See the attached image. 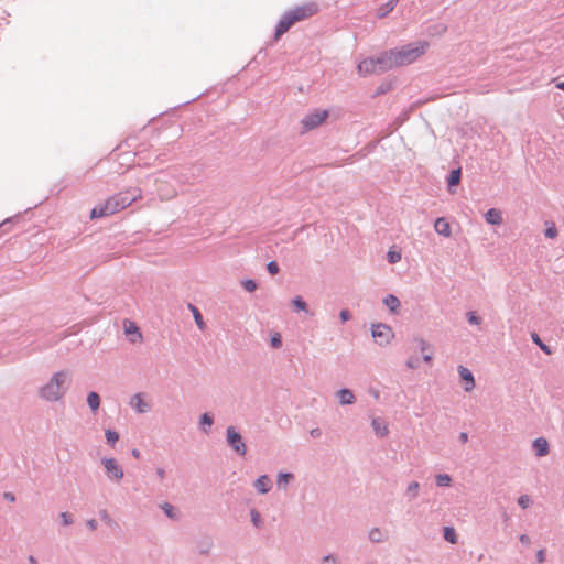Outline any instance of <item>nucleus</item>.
Segmentation results:
<instances>
[{
  "label": "nucleus",
  "instance_id": "obj_1",
  "mask_svg": "<svg viewBox=\"0 0 564 564\" xmlns=\"http://www.w3.org/2000/svg\"><path fill=\"white\" fill-rule=\"evenodd\" d=\"M317 12V6L315 3H308L296 7L290 11H286L280 19L275 32L274 39L279 40L284 33H286L291 26L300 21H303Z\"/></svg>",
  "mask_w": 564,
  "mask_h": 564
},
{
  "label": "nucleus",
  "instance_id": "obj_2",
  "mask_svg": "<svg viewBox=\"0 0 564 564\" xmlns=\"http://www.w3.org/2000/svg\"><path fill=\"white\" fill-rule=\"evenodd\" d=\"M69 387L67 371H58L53 375L51 380L40 389V397L46 401H58Z\"/></svg>",
  "mask_w": 564,
  "mask_h": 564
},
{
  "label": "nucleus",
  "instance_id": "obj_3",
  "mask_svg": "<svg viewBox=\"0 0 564 564\" xmlns=\"http://www.w3.org/2000/svg\"><path fill=\"white\" fill-rule=\"evenodd\" d=\"M426 43L417 42L412 44H406L398 48H392L393 52V63L395 67L409 65L415 62L421 55L425 52Z\"/></svg>",
  "mask_w": 564,
  "mask_h": 564
},
{
  "label": "nucleus",
  "instance_id": "obj_4",
  "mask_svg": "<svg viewBox=\"0 0 564 564\" xmlns=\"http://www.w3.org/2000/svg\"><path fill=\"white\" fill-rule=\"evenodd\" d=\"M226 443L238 456H245L247 454V445L243 437L232 425L226 429Z\"/></svg>",
  "mask_w": 564,
  "mask_h": 564
},
{
  "label": "nucleus",
  "instance_id": "obj_5",
  "mask_svg": "<svg viewBox=\"0 0 564 564\" xmlns=\"http://www.w3.org/2000/svg\"><path fill=\"white\" fill-rule=\"evenodd\" d=\"M122 210V208L119 205V200L116 196V194L111 197H109L105 204L95 206L90 212V218H100L106 217L109 215H113L118 212Z\"/></svg>",
  "mask_w": 564,
  "mask_h": 564
},
{
  "label": "nucleus",
  "instance_id": "obj_6",
  "mask_svg": "<svg viewBox=\"0 0 564 564\" xmlns=\"http://www.w3.org/2000/svg\"><path fill=\"white\" fill-rule=\"evenodd\" d=\"M371 335L375 341L380 346L388 345L394 337L392 328L383 323L373 324L371 327Z\"/></svg>",
  "mask_w": 564,
  "mask_h": 564
},
{
  "label": "nucleus",
  "instance_id": "obj_7",
  "mask_svg": "<svg viewBox=\"0 0 564 564\" xmlns=\"http://www.w3.org/2000/svg\"><path fill=\"white\" fill-rule=\"evenodd\" d=\"M327 117H328L327 110H322V111L315 110L311 113H307L301 120L303 131L305 132V131H310V130L317 128L322 122H324V120H326Z\"/></svg>",
  "mask_w": 564,
  "mask_h": 564
},
{
  "label": "nucleus",
  "instance_id": "obj_8",
  "mask_svg": "<svg viewBox=\"0 0 564 564\" xmlns=\"http://www.w3.org/2000/svg\"><path fill=\"white\" fill-rule=\"evenodd\" d=\"M392 56L393 52L390 50L383 51L377 56H372L378 74L386 73L395 67Z\"/></svg>",
  "mask_w": 564,
  "mask_h": 564
},
{
  "label": "nucleus",
  "instance_id": "obj_9",
  "mask_svg": "<svg viewBox=\"0 0 564 564\" xmlns=\"http://www.w3.org/2000/svg\"><path fill=\"white\" fill-rule=\"evenodd\" d=\"M101 464L104 465L107 477L112 481H120L123 478V469L115 458H102Z\"/></svg>",
  "mask_w": 564,
  "mask_h": 564
},
{
  "label": "nucleus",
  "instance_id": "obj_10",
  "mask_svg": "<svg viewBox=\"0 0 564 564\" xmlns=\"http://www.w3.org/2000/svg\"><path fill=\"white\" fill-rule=\"evenodd\" d=\"M142 191L139 187H131L127 189L126 192H120L116 194L119 205L122 209L130 206L133 202H135L138 198H141Z\"/></svg>",
  "mask_w": 564,
  "mask_h": 564
},
{
  "label": "nucleus",
  "instance_id": "obj_11",
  "mask_svg": "<svg viewBox=\"0 0 564 564\" xmlns=\"http://www.w3.org/2000/svg\"><path fill=\"white\" fill-rule=\"evenodd\" d=\"M457 370H458L462 381L465 384L464 386L465 391L466 392L471 391L475 388V379H474L473 372L464 366H458Z\"/></svg>",
  "mask_w": 564,
  "mask_h": 564
},
{
  "label": "nucleus",
  "instance_id": "obj_12",
  "mask_svg": "<svg viewBox=\"0 0 564 564\" xmlns=\"http://www.w3.org/2000/svg\"><path fill=\"white\" fill-rule=\"evenodd\" d=\"M357 69H358V73L364 76L378 74L372 56L362 59L358 64Z\"/></svg>",
  "mask_w": 564,
  "mask_h": 564
},
{
  "label": "nucleus",
  "instance_id": "obj_13",
  "mask_svg": "<svg viewBox=\"0 0 564 564\" xmlns=\"http://www.w3.org/2000/svg\"><path fill=\"white\" fill-rule=\"evenodd\" d=\"M338 401L341 405H351L356 402L354 392L348 388H341L336 392Z\"/></svg>",
  "mask_w": 564,
  "mask_h": 564
},
{
  "label": "nucleus",
  "instance_id": "obj_14",
  "mask_svg": "<svg viewBox=\"0 0 564 564\" xmlns=\"http://www.w3.org/2000/svg\"><path fill=\"white\" fill-rule=\"evenodd\" d=\"M532 448L538 457H543L549 454V443L544 437H538L532 443Z\"/></svg>",
  "mask_w": 564,
  "mask_h": 564
},
{
  "label": "nucleus",
  "instance_id": "obj_15",
  "mask_svg": "<svg viewBox=\"0 0 564 564\" xmlns=\"http://www.w3.org/2000/svg\"><path fill=\"white\" fill-rule=\"evenodd\" d=\"M253 487L259 494L265 495L271 490V479L268 475H261L254 480Z\"/></svg>",
  "mask_w": 564,
  "mask_h": 564
},
{
  "label": "nucleus",
  "instance_id": "obj_16",
  "mask_svg": "<svg viewBox=\"0 0 564 564\" xmlns=\"http://www.w3.org/2000/svg\"><path fill=\"white\" fill-rule=\"evenodd\" d=\"M434 229L438 235L446 238L452 234L449 223L444 217L436 218L434 221Z\"/></svg>",
  "mask_w": 564,
  "mask_h": 564
},
{
  "label": "nucleus",
  "instance_id": "obj_17",
  "mask_svg": "<svg viewBox=\"0 0 564 564\" xmlns=\"http://www.w3.org/2000/svg\"><path fill=\"white\" fill-rule=\"evenodd\" d=\"M371 426L379 437H384L389 433L387 423L380 417H373L371 421Z\"/></svg>",
  "mask_w": 564,
  "mask_h": 564
},
{
  "label": "nucleus",
  "instance_id": "obj_18",
  "mask_svg": "<svg viewBox=\"0 0 564 564\" xmlns=\"http://www.w3.org/2000/svg\"><path fill=\"white\" fill-rule=\"evenodd\" d=\"M485 220L490 225L502 224V214L499 209L490 208L485 213Z\"/></svg>",
  "mask_w": 564,
  "mask_h": 564
},
{
  "label": "nucleus",
  "instance_id": "obj_19",
  "mask_svg": "<svg viewBox=\"0 0 564 564\" xmlns=\"http://www.w3.org/2000/svg\"><path fill=\"white\" fill-rule=\"evenodd\" d=\"M130 405L134 408L138 413H145L150 410L149 404L143 401L141 393H137L132 397Z\"/></svg>",
  "mask_w": 564,
  "mask_h": 564
},
{
  "label": "nucleus",
  "instance_id": "obj_20",
  "mask_svg": "<svg viewBox=\"0 0 564 564\" xmlns=\"http://www.w3.org/2000/svg\"><path fill=\"white\" fill-rule=\"evenodd\" d=\"M383 304L389 308V311L392 314H398L399 308L401 306L400 300L393 294H388L387 296H384Z\"/></svg>",
  "mask_w": 564,
  "mask_h": 564
},
{
  "label": "nucleus",
  "instance_id": "obj_21",
  "mask_svg": "<svg viewBox=\"0 0 564 564\" xmlns=\"http://www.w3.org/2000/svg\"><path fill=\"white\" fill-rule=\"evenodd\" d=\"M214 424V415L205 412L199 416V425L205 434H209L210 429Z\"/></svg>",
  "mask_w": 564,
  "mask_h": 564
},
{
  "label": "nucleus",
  "instance_id": "obj_22",
  "mask_svg": "<svg viewBox=\"0 0 564 564\" xmlns=\"http://www.w3.org/2000/svg\"><path fill=\"white\" fill-rule=\"evenodd\" d=\"M400 0H389L388 2L381 4L378 9V18L379 19H383L386 18L390 12H392L394 10V8L397 7V4L399 3Z\"/></svg>",
  "mask_w": 564,
  "mask_h": 564
},
{
  "label": "nucleus",
  "instance_id": "obj_23",
  "mask_svg": "<svg viewBox=\"0 0 564 564\" xmlns=\"http://www.w3.org/2000/svg\"><path fill=\"white\" fill-rule=\"evenodd\" d=\"M368 536L372 543H382L388 540V533L383 532L380 528H372Z\"/></svg>",
  "mask_w": 564,
  "mask_h": 564
},
{
  "label": "nucleus",
  "instance_id": "obj_24",
  "mask_svg": "<svg viewBox=\"0 0 564 564\" xmlns=\"http://www.w3.org/2000/svg\"><path fill=\"white\" fill-rule=\"evenodd\" d=\"M462 180V169H453L447 176V186L451 189L454 186H457Z\"/></svg>",
  "mask_w": 564,
  "mask_h": 564
},
{
  "label": "nucleus",
  "instance_id": "obj_25",
  "mask_svg": "<svg viewBox=\"0 0 564 564\" xmlns=\"http://www.w3.org/2000/svg\"><path fill=\"white\" fill-rule=\"evenodd\" d=\"M87 404L93 412H96L100 406V397L97 392L91 391L87 394Z\"/></svg>",
  "mask_w": 564,
  "mask_h": 564
},
{
  "label": "nucleus",
  "instance_id": "obj_26",
  "mask_svg": "<svg viewBox=\"0 0 564 564\" xmlns=\"http://www.w3.org/2000/svg\"><path fill=\"white\" fill-rule=\"evenodd\" d=\"M292 304L295 308V311H302L308 315H313V312L310 311L307 303L304 301V299L300 295L295 296L292 300Z\"/></svg>",
  "mask_w": 564,
  "mask_h": 564
},
{
  "label": "nucleus",
  "instance_id": "obj_27",
  "mask_svg": "<svg viewBox=\"0 0 564 564\" xmlns=\"http://www.w3.org/2000/svg\"><path fill=\"white\" fill-rule=\"evenodd\" d=\"M196 547L199 554L207 555L213 547V541L209 538L203 539L197 542Z\"/></svg>",
  "mask_w": 564,
  "mask_h": 564
},
{
  "label": "nucleus",
  "instance_id": "obj_28",
  "mask_svg": "<svg viewBox=\"0 0 564 564\" xmlns=\"http://www.w3.org/2000/svg\"><path fill=\"white\" fill-rule=\"evenodd\" d=\"M161 509L169 519L178 520V513L173 505L164 502L161 505Z\"/></svg>",
  "mask_w": 564,
  "mask_h": 564
},
{
  "label": "nucleus",
  "instance_id": "obj_29",
  "mask_svg": "<svg viewBox=\"0 0 564 564\" xmlns=\"http://www.w3.org/2000/svg\"><path fill=\"white\" fill-rule=\"evenodd\" d=\"M532 341L546 355H552V349L549 345L544 344L543 340L540 338V336L536 333L531 334Z\"/></svg>",
  "mask_w": 564,
  "mask_h": 564
},
{
  "label": "nucleus",
  "instance_id": "obj_30",
  "mask_svg": "<svg viewBox=\"0 0 564 564\" xmlns=\"http://www.w3.org/2000/svg\"><path fill=\"white\" fill-rule=\"evenodd\" d=\"M188 307L193 313L195 323L198 326V328L204 329L205 323H204L203 315L200 314L199 310L193 304H188Z\"/></svg>",
  "mask_w": 564,
  "mask_h": 564
},
{
  "label": "nucleus",
  "instance_id": "obj_31",
  "mask_svg": "<svg viewBox=\"0 0 564 564\" xmlns=\"http://www.w3.org/2000/svg\"><path fill=\"white\" fill-rule=\"evenodd\" d=\"M420 490V484L417 481H411L408 485L405 495L408 496L409 500H413L417 497Z\"/></svg>",
  "mask_w": 564,
  "mask_h": 564
},
{
  "label": "nucleus",
  "instance_id": "obj_32",
  "mask_svg": "<svg viewBox=\"0 0 564 564\" xmlns=\"http://www.w3.org/2000/svg\"><path fill=\"white\" fill-rule=\"evenodd\" d=\"M443 536L447 542L452 544H455L457 542V534L453 527H444Z\"/></svg>",
  "mask_w": 564,
  "mask_h": 564
},
{
  "label": "nucleus",
  "instance_id": "obj_33",
  "mask_svg": "<svg viewBox=\"0 0 564 564\" xmlns=\"http://www.w3.org/2000/svg\"><path fill=\"white\" fill-rule=\"evenodd\" d=\"M544 235L546 238L553 239L557 236V228L554 221H545Z\"/></svg>",
  "mask_w": 564,
  "mask_h": 564
},
{
  "label": "nucleus",
  "instance_id": "obj_34",
  "mask_svg": "<svg viewBox=\"0 0 564 564\" xmlns=\"http://www.w3.org/2000/svg\"><path fill=\"white\" fill-rule=\"evenodd\" d=\"M250 518H251V522L252 524L257 528V529H260L263 524V521H262V517H261V513L256 509V508H252L250 510Z\"/></svg>",
  "mask_w": 564,
  "mask_h": 564
},
{
  "label": "nucleus",
  "instance_id": "obj_35",
  "mask_svg": "<svg viewBox=\"0 0 564 564\" xmlns=\"http://www.w3.org/2000/svg\"><path fill=\"white\" fill-rule=\"evenodd\" d=\"M294 479V475L289 471H280L278 474L276 482L279 486L281 485H288L290 481Z\"/></svg>",
  "mask_w": 564,
  "mask_h": 564
},
{
  "label": "nucleus",
  "instance_id": "obj_36",
  "mask_svg": "<svg viewBox=\"0 0 564 564\" xmlns=\"http://www.w3.org/2000/svg\"><path fill=\"white\" fill-rule=\"evenodd\" d=\"M435 482L438 487H448L451 486L452 478L447 474H437L435 477Z\"/></svg>",
  "mask_w": 564,
  "mask_h": 564
},
{
  "label": "nucleus",
  "instance_id": "obj_37",
  "mask_svg": "<svg viewBox=\"0 0 564 564\" xmlns=\"http://www.w3.org/2000/svg\"><path fill=\"white\" fill-rule=\"evenodd\" d=\"M105 436H106L107 444H109L110 446H113L119 440L118 432H116L115 430H110V429L106 430Z\"/></svg>",
  "mask_w": 564,
  "mask_h": 564
},
{
  "label": "nucleus",
  "instance_id": "obj_38",
  "mask_svg": "<svg viewBox=\"0 0 564 564\" xmlns=\"http://www.w3.org/2000/svg\"><path fill=\"white\" fill-rule=\"evenodd\" d=\"M466 318L470 325H480L482 322V318L480 316H478L475 311L467 312Z\"/></svg>",
  "mask_w": 564,
  "mask_h": 564
},
{
  "label": "nucleus",
  "instance_id": "obj_39",
  "mask_svg": "<svg viewBox=\"0 0 564 564\" xmlns=\"http://www.w3.org/2000/svg\"><path fill=\"white\" fill-rule=\"evenodd\" d=\"M392 88V83L391 82H384L382 84H380L377 88H376V93L375 95L376 96H381V95H384L387 94L388 91H390Z\"/></svg>",
  "mask_w": 564,
  "mask_h": 564
},
{
  "label": "nucleus",
  "instance_id": "obj_40",
  "mask_svg": "<svg viewBox=\"0 0 564 564\" xmlns=\"http://www.w3.org/2000/svg\"><path fill=\"white\" fill-rule=\"evenodd\" d=\"M387 259L389 263L395 264L401 260V252L391 249L387 253Z\"/></svg>",
  "mask_w": 564,
  "mask_h": 564
},
{
  "label": "nucleus",
  "instance_id": "obj_41",
  "mask_svg": "<svg viewBox=\"0 0 564 564\" xmlns=\"http://www.w3.org/2000/svg\"><path fill=\"white\" fill-rule=\"evenodd\" d=\"M241 285L247 292H254L258 288V283L253 279L243 280Z\"/></svg>",
  "mask_w": 564,
  "mask_h": 564
},
{
  "label": "nucleus",
  "instance_id": "obj_42",
  "mask_svg": "<svg viewBox=\"0 0 564 564\" xmlns=\"http://www.w3.org/2000/svg\"><path fill=\"white\" fill-rule=\"evenodd\" d=\"M518 505L522 509H527V508H529L532 505V499H531V497L529 495H521L518 498Z\"/></svg>",
  "mask_w": 564,
  "mask_h": 564
},
{
  "label": "nucleus",
  "instance_id": "obj_43",
  "mask_svg": "<svg viewBox=\"0 0 564 564\" xmlns=\"http://www.w3.org/2000/svg\"><path fill=\"white\" fill-rule=\"evenodd\" d=\"M59 518H61L62 524L66 525V527L73 524V522H74L73 516L69 512H66V511L62 512L59 514Z\"/></svg>",
  "mask_w": 564,
  "mask_h": 564
},
{
  "label": "nucleus",
  "instance_id": "obj_44",
  "mask_svg": "<svg viewBox=\"0 0 564 564\" xmlns=\"http://www.w3.org/2000/svg\"><path fill=\"white\" fill-rule=\"evenodd\" d=\"M270 345L273 347V348H280L282 346V338H281V335L279 333H274L271 338H270Z\"/></svg>",
  "mask_w": 564,
  "mask_h": 564
},
{
  "label": "nucleus",
  "instance_id": "obj_45",
  "mask_svg": "<svg viewBox=\"0 0 564 564\" xmlns=\"http://www.w3.org/2000/svg\"><path fill=\"white\" fill-rule=\"evenodd\" d=\"M18 216L15 217H9L7 219H4L1 224H0V234L1 232H7L10 227H11V224L13 223V220L17 218Z\"/></svg>",
  "mask_w": 564,
  "mask_h": 564
},
{
  "label": "nucleus",
  "instance_id": "obj_46",
  "mask_svg": "<svg viewBox=\"0 0 564 564\" xmlns=\"http://www.w3.org/2000/svg\"><path fill=\"white\" fill-rule=\"evenodd\" d=\"M267 270L271 275H275L280 271V267L276 261H270L267 264Z\"/></svg>",
  "mask_w": 564,
  "mask_h": 564
},
{
  "label": "nucleus",
  "instance_id": "obj_47",
  "mask_svg": "<svg viewBox=\"0 0 564 564\" xmlns=\"http://www.w3.org/2000/svg\"><path fill=\"white\" fill-rule=\"evenodd\" d=\"M127 334H137L138 338L141 339L142 335L135 324L130 323L129 326L124 327Z\"/></svg>",
  "mask_w": 564,
  "mask_h": 564
},
{
  "label": "nucleus",
  "instance_id": "obj_48",
  "mask_svg": "<svg viewBox=\"0 0 564 564\" xmlns=\"http://www.w3.org/2000/svg\"><path fill=\"white\" fill-rule=\"evenodd\" d=\"M339 318L343 323H346L351 318V313L349 312V310L344 308L339 312Z\"/></svg>",
  "mask_w": 564,
  "mask_h": 564
},
{
  "label": "nucleus",
  "instance_id": "obj_49",
  "mask_svg": "<svg viewBox=\"0 0 564 564\" xmlns=\"http://www.w3.org/2000/svg\"><path fill=\"white\" fill-rule=\"evenodd\" d=\"M323 564H337V558L333 554L323 557Z\"/></svg>",
  "mask_w": 564,
  "mask_h": 564
},
{
  "label": "nucleus",
  "instance_id": "obj_50",
  "mask_svg": "<svg viewBox=\"0 0 564 564\" xmlns=\"http://www.w3.org/2000/svg\"><path fill=\"white\" fill-rule=\"evenodd\" d=\"M406 366L410 369H416L419 367V360L415 358H409L406 361Z\"/></svg>",
  "mask_w": 564,
  "mask_h": 564
},
{
  "label": "nucleus",
  "instance_id": "obj_51",
  "mask_svg": "<svg viewBox=\"0 0 564 564\" xmlns=\"http://www.w3.org/2000/svg\"><path fill=\"white\" fill-rule=\"evenodd\" d=\"M536 562L538 563H543L545 561V550L544 549H541L536 552Z\"/></svg>",
  "mask_w": 564,
  "mask_h": 564
},
{
  "label": "nucleus",
  "instance_id": "obj_52",
  "mask_svg": "<svg viewBox=\"0 0 564 564\" xmlns=\"http://www.w3.org/2000/svg\"><path fill=\"white\" fill-rule=\"evenodd\" d=\"M86 525L89 528V530L94 531L97 529V521L95 519H89L87 520Z\"/></svg>",
  "mask_w": 564,
  "mask_h": 564
},
{
  "label": "nucleus",
  "instance_id": "obj_53",
  "mask_svg": "<svg viewBox=\"0 0 564 564\" xmlns=\"http://www.w3.org/2000/svg\"><path fill=\"white\" fill-rule=\"evenodd\" d=\"M519 540H520V542L523 545H530L531 544V539L527 534H521Z\"/></svg>",
  "mask_w": 564,
  "mask_h": 564
},
{
  "label": "nucleus",
  "instance_id": "obj_54",
  "mask_svg": "<svg viewBox=\"0 0 564 564\" xmlns=\"http://www.w3.org/2000/svg\"><path fill=\"white\" fill-rule=\"evenodd\" d=\"M313 438H318L322 435V431L318 427L312 429L310 432Z\"/></svg>",
  "mask_w": 564,
  "mask_h": 564
},
{
  "label": "nucleus",
  "instance_id": "obj_55",
  "mask_svg": "<svg viewBox=\"0 0 564 564\" xmlns=\"http://www.w3.org/2000/svg\"><path fill=\"white\" fill-rule=\"evenodd\" d=\"M4 499L10 502H13L15 501V496L12 492H4Z\"/></svg>",
  "mask_w": 564,
  "mask_h": 564
},
{
  "label": "nucleus",
  "instance_id": "obj_56",
  "mask_svg": "<svg viewBox=\"0 0 564 564\" xmlns=\"http://www.w3.org/2000/svg\"><path fill=\"white\" fill-rule=\"evenodd\" d=\"M458 438L462 443H466L468 441V434L466 432H460Z\"/></svg>",
  "mask_w": 564,
  "mask_h": 564
},
{
  "label": "nucleus",
  "instance_id": "obj_57",
  "mask_svg": "<svg viewBox=\"0 0 564 564\" xmlns=\"http://www.w3.org/2000/svg\"><path fill=\"white\" fill-rule=\"evenodd\" d=\"M100 516H101V519H102L104 521H106V522H110V520H111V519H110V517H109V514H108L107 510H102V511L100 512Z\"/></svg>",
  "mask_w": 564,
  "mask_h": 564
},
{
  "label": "nucleus",
  "instance_id": "obj_58",
  "mask_svg": "<svg viewBox=\"0 0 564 564\" xmlns=\"http://www.w3.org/2000/svg\"><path fill=\"white\" fill-rule=\"evenodd\" d=\"M156 475L160 479H163L165 477V470L162 467H158Z\"/></svg>",
  "mask_w": 564,
  "mask_h": 564
},
{
  "label": "nucleus",
  "instance_id": "obj_59",
  "mask_svg": "<svg viewBox=\"0 0 564 564\" xmlns=\"http://www.w3.org/2000/svg\"><path fill=\"white\" fill-rule=\"evenodd\" d=\"M419 344H420V349L422 351H424L429 347L427 343L422 338L419 339Z\"/></svg>",
  "mask_w": 564,
  "mask_h": 564
},
{
  "label": "nucleus",
  "instance_id": "obj_60",
  "mask_svg": "<svg viewBox=\"0 0 564 564\" xmlns=\"http://www.w3.org/2000/svg\"><path fill=\"white\" fill-rule=\"evenodd\" d=\"M28 562L29 564H39L37 560L33 555H29Z\"/></svg>",
  "mask_w": 564,
  "mask_h": 564
},
{
  "label": "nucleus",
  "instance_id": "obj_61",
  "mask_svg": "<svg viewBox=\"0 0 564 564\" xmlns=\"http://www.w3.org/2000/svg\"><path fill=\"white\" fill-rule=\"evenodd\" d=\"M422 358H423V360L425 362H431L432 361V355L431 354H424Z\"/></svg>",
  "mask_w": 564,
  "mask_h": 564
},
{
  "label": "nucleus",
  "instance_id": "obj_62",
  "mask_svg": "<svg viewBox=\"0 0 564 564\" xmlns=\"http://www.w3.org/2000/svg\"><path fill=\"white\" fill-rule=\"evenodd\" d=\"M131 454H132V456H133V457H135V458H139V457H140V451H139V449H137V448H133V449L131 451Z\"/></svg>",
  "mask_w": 564,
  "mask_h": 564
},
{
  "label": "nucleus",
  "instance_id": "obj_63",
  "mask_svg": "<svg viewBox=\"0 0 564 564\" xmlns=\"http://www.w3.org/2000/svg\"><path fill=\"white\" fill-rule=\"evenodd\" d=\"M556 87L564 91V82H560L556 84Z\"/></svg>",
  "mask_w": 564,
  "mask_h": 564
}]
</instances>
